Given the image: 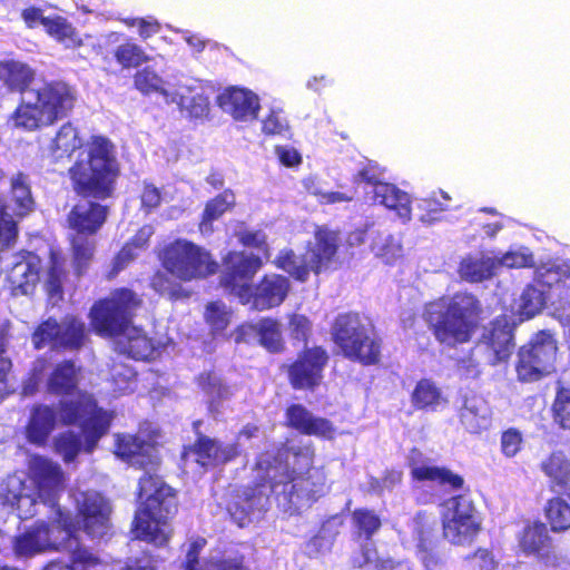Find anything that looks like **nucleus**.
<instances>
[{
  "mask_svg": "<svg viewBox=\"0 0 570 570\" xmlns=\"http://www.w3.org/2000/svg\"><path fill=\"white\" fill-rule=\"evenodd\" d=\"M352 518L360 534H363L366 540H370L382 525L380 517L366 508L355 509Z\"/></svg>",
  "mask_w": 570,
  "mask_h": 570,
  "instance_id": "nucleus-55",
  "label": "nucleus"
},
{
  "mask_svg": "<svg viewBox=\"0 0 570 570\" xmlns=\"http://www.w3.org/2000/svg\"><path fill=\"white\" fill-rule=\"evenodd\" d=\"M28 471L38 495L57 505V495L65 481L60 465L46 456L35 454L29 460Z\"/></svg>",
  "mask_w": 570,
  "mask_h": 570,
  "instance_id": "nucleus-22",
  "label": "nucleus"
},
{
  "mask_svg": "<svg viewBox=\"0 0 570 570\" xmlns=\"http://www.w3.org/2000/svg\"><path fill=\"white\" fill-rule=\"evenodd\" d=\"M59 417L65 426L78 425L85 439V451L91 453L101 438L108 434L115 413L98 405L96 397L79 391L76 396L58 403Z\"/></svg>",
  "mask_w": 570,
  "mask_h": 570,
  "instance_id": "nucleus-8",
  "label": "nucleus"
},
{
  "mask_svg": "<svg viewBox=\"0 0 570 570\" xmlns=\"http://www.w3.org/2000/svg\"><path fill=\"white\" fill-rule=\"evenodd\" d=\"M212 570H252L243 553L220 556L212 562Z\"/></svg>",
  "mask_w": 570,
  "mask_h": 570,
  "instance_id": "nucleus-64",
  "label": "nucleus"
},
{
  "mask_svg": "<svg viewBox=\"0 0 570 570\" xmlns=\"http://www.w3.org/2000/svg\"><path fill=\"white\" fill-rule=\"evenodd\" d=\"M372 250L387 265L403 256L402 245L393 235H379L372 243Z\"/></svg>",
  "mask_w": 570,
  "mask_h": 570,
  "instance_id": "nucleus-53",
  "label": "nucleus"
},
{
  "mask_svg": "<svg viewBox=\"0 0 570 570\" xmlns=\"http://www.w3.org/2000/svg\"><path fill=\"white\" fill-rule=\"evenodd\" d=\"M33 101L20 102L9 117L14 128L35 131L50 127L71 115L77 102V90L63 80L45 81L31 90Z\"/></svg>",
  "mask_w": 570,
  "mask_h": 570,
  "instance_id": "nucleus-6",
  "label": "nucleus"
},
{
  "mask_svg": "<svg viewBox=\"0 0 570 570\" xmlns=\"http://www.w3.org/2000/svg\"><path fill=\"white\" fill-rule=\"evenodd\" d=\"M161 200L160 189L153 183L144 181L140 194V209L148 215L160 206Z\"/></svg>",
  "mask_w": 570,
  "mask_h": 570,
  "instance_id": "nucleus-61",
  "label": "nucleus"
},
{
  "mask_svg": "<svg viewBox=\"0 0 570 570\" xmlns=\"http://www.w3.org/2000/svg\"><path fill=\"white\" fill-rule=\"evenodd\" d=\"M157 257L165 272H156L150 285L158 294L167 295L171 301L188 298L190 292L171 281L168 274L181 282H190L213 276L219 269V264L209 250L186 238H176L165 244Z\"/></svg>",
  "mask_w": 570,
  "mask_h": 570,
  "instance_id": "nucleus-3",
  "label": "nucleus"
},
{
  "mask_svg": "<svg viewBox=\"0 0 570 570\" xmlns=\"http://www.w3.org/2000/svg\"><path fill=\"white\" fill-rule=\"evenodd\" d=\"M11 193L16 205V214L18 216H24L32 210L35 203L26 174L19 171L12 178Z\"/></svg>",
  "mask_w": 570,
  "mask_h": 570,
  "instance_id": "nucleus-51",
  "label": "nucleus"
},
{
  "mask_svg": "<svg viewBox=\"0 0 570 570\" xmlns=\"http://www.w3.org/2000/svg\"><path fill=\"white\" fill-rule=\"evenodd\" d=\"M552 493H568L570 489V459L561 450L552 451L540 463Z\"/></svg>",
  "mask_w": 570,
  "mask_h": 570,
  "instance_id": "nucleus-30",
  "label": "nucleus"
},
{
  "mask_svg": "<svg viewBox=\"0 0 570 570\" xmlns=\"http://www.w3.org/2000/svg\"><path fill=\"white\" fill-rule=\"evenodd\" d=\"M53 531L55 529L47 525L46 521H37L30 530L14 538L13 549L16 554L30 557L49 550L48 547L55 542Z\"/></svg>",
  "mask_w": 570,
  "mask_h": 570,
  "instance_id": "nucleus-31",
  "label": "nucleus"
},
{
  "mask_svg": "<svg viewBox=\"0 0 570 570\" xmlns=\"http://www.w3.org/2000/svg\"><path fill=\"white\" fill-rule=\"evenodd\" d=\"M358 313L347 312L338 314L331 326V338L337 346L340 353L344 355L356 344L364 334L370 331Z\"/></svg>",
  "mask_w": 570,
  "mask_h": 570,
  "instance_id": "nucleus-28",
  "label": "nucleus"
},
{
  "mask_svg": "<svg viewBox=\"0 0 570 570\" xmlns=\"http://www.w3.org/2000/svg\"><path fill=\"white\" fill-rule=\"evenodd\" d=\"M550 532L540 520L528 522L517 533V546L522 556L535 559L544 568L558 569L562 566L563 558L557 551Z\"/></svg>",
  "mask_w": 570,
  "mask_h": 570,
  "instance_id": "nucleus-13",
  "label": "nucleus"
},
{
  "mask_svg": "<svg viewBox=\"0 0 570 570\" xmlns=\"http://www.w3.org/2000/svg\"><path fill=\"white\" fill-rule=\"evenodd\" d=\"M554 421L564 430H570V387L560 386L552 403Z\"/></svg>",
  "mask_w": 570,
  "mask_h": 570,
  "instance_id": "nucleus-56",
  "label": "nucleus"
},
{
  "mask_svg": "<svg viewBox=\"0 0 570 570\" xmlns=\"http://www.w3.org/2000/svg\"><path fill=\"white\" fill-rule=\"evenodd\" d=\"M203 317L213 336L224 334L233 318V311L220 299L206 304Z\"/></svg>",
  "mask_w": 570,
  "mask_h": 570,
  "instance_id": "nucleus-46",
  "label": "nucleus"
},
{
  "mask_svg": "<svg viewBox=\"0 0 570 570\" xmlns=\"http://www.w3.org/2000/svg\"><path fill=\"white\" fill-rule=\"evenodd\" d=\"M414 411L436 412L448 404V397L442 389L432 379H420L410 395Z\"/></svg>",
  "mask_w": 570,
  "mask_h": 570,
  "instance_id": "nucleus-34",
  "label": "nucleus"
},
{
  "mask_svg": "<svg viewBox=\"0 0 570 570\" xmlns=\"http://www.w3.org/2000/svg\"><path fill=\"white\" fill-rule=\"evenodd\" d=\"M328 362L330 353L324 346H304L282 370L293 390L314 392L323 383Z\"/></svg>",
  "mask_w": 570,
  "mask_h": 570,
  "instance_id": "nucleus-10",
  "label": "nucleus"
},
{
  "mask_svg": "<svg viewBox=\"0 0 570 570\" xmlns=\"http://www.w3.org/2000/svg\"><path fill=\"white\" fill-rule=\"evenodd\" d=\"M281 484L276 471L262 472V475L253 483L235 492L233 501L227 507L229 514L240 527L244 525L249 521L250 514L261 510L264 502L267 501L268 495L264 491L265 488L268 487L276 497H282Z\"/></svg>",
  "mask_w": 570,
  "mask_h": 570,
  "instance_id": "nucleus-14",
  "label": "nucleus"
},
{
  "mask_svg": "<svg viewBox=\"0 0 570 570\" xmlns=\"http://www.w3.org/2000/svg\"><path fill=\"white\" fill-rule=\"evenodd\" d=\"M558 353V341L549 330L534 333L517 351L514 370L521 383L538 382L552 372Z\"/></svg>",
  "mask_w": 570,
  "mask_h": 570,
  "instance_id": "nucleus-9",
  "label": "nucleus"
},
{
  "mask_svg": "<svg viewBox=\"0 0 570 570\" xmlns=\"http://www.w3.org/2000/svg\"><path fill=\"white\" fill-rule=\"evenodd\" d=\"M497 262L491 257L468 256L461 259L458 274L468 283H481L495 275Z\"/></svg>",
  "mask_w": 570,
  "mask_h": 570,
  "instance_id": "nucleus-43",
  "label": "nucleus"
},
{
  "mask_svg": "<svg viewBox=\"0 0 570 570\" xmlns=\"http://www.w3.org/2000/svg\"><path fill=\"white\" fill-rule=\"evenodd\" d=\"M124 353L137 361L148 360L154 355L155 346L153 341L144 333L136 331L128 336L122 346Z\"/></svg>",
  "mask_w": 570,
  "mask_h": 570,
  "instance_id": "nucleus-54",
  "label": "nucleus"
},
{
  "mask_svg": "<svg viewBox=\"0 0 570 570\" xmlns=\"http://www.w3.org/2000/svg\"><path fill=\"white\" fill-rule=\"evenodd\" d=\"M543 292L533 285H528L521 294L520 312L527 318H531L544 307Z\"/></svg>",
  "mask_w": 570,
  "mask_h": 570,
  "instance_id": "nucleus-57",
  "label": "nucleus"
},
{
  "mask_svg": "<svg viewBox=\"0 0 570 570\" xmlns=\"http://www.w3.org/2000/svg\"><path fill=\"white\" fill-rule=\"evenodd\" d=\"M114 453L127 463L149 472L160 464L155 442L130 433H118L115 438Z\"/></svg>",
  "mask_w": 570,
  "mask_h": 570,
  "instance_id": "nucleus-19",
  "label": "nucleus"
},
{
  "mask_svg": "<svg viewBox=\"0 0 570 570\" xmlns=\"http://www.w3.org/2000/svg\"><path fill=\"white\" fill-rule=\"evenodd\" d=\"M137 507L130 531L134 539L155 547H166L173 535L170 521L178 512L177 491L155 473L145 472L138 480Z\"/></svg>",
  "mask_w": 570,
  "mask_h": 570,
  "instance_id": "nucleus-2",
  "label": "nucleus"
},
{
  "mask_svg": "<svg viewBox=\"0 0 570 570\" xmlns=\"http://www.w3.org/2000/svg\"><path fill=\"white\" fill-rule=\"evenodd\" d=\"M273 264L278 269L286 272L292 278L298 282H306L309 276L306 259L303 256L302 262L297 261V255L292 248L279 250Z\"/></svg>",
  "mask_w": 570,
  "mask_h": 570,
  "instance_id": "nucleus-47",
  "label": "nucleus"
},
{
  "mask_svg": "<svg viewBox=\"0 0 570 570\" xmlns=\"http://www.w3.org/2000/svg\"><path fill=\"white\" fill-rule=\"evenodd\" d=\"M341 247L340 232L327 226H316L314 242L305 247L304 257L309 273L320 275L336 269Z\"/></svg>",
  "mask_w": 570,
  "mask_h": 570,
  "instance_id": "nucleus-17",
  "label": "nucleus"
},
{
  "mask_svg": "<svg viewBox=\"0 0 570 570\" xmlns=\"http://www.w3.org/2000/svg\"><path fill=\"white\" fill-rule=\"evenodd\" d=\"M45 31L67 49H78L83 46V40L77 28L60 14L47 17Z\"/></svg>",
  "mask_w": 570,
  "mask_h": 570,
  "instance_id": "nucleus-41",
  "label": "nucleus"
},
{
  "mask_svg": "<svg viewBox=\"0 0 570 570\" xmlns=\"http://www.w3.org/2000/svg\"><path fill=\"white\" fill-rule=\"evenodd\" d=\"M288 335L292 340L307 344L313 331L312 321L304 314L292 313L288 315Z\"/></svg>",
  "mask_w": 570,
  "mask_h": 570,
  "instance_id": "nucleus-58",
  "label": "nucleus"
},
{
  "mask_svg": "<svg viewBox=\"0 0 570 570\" xmlns=\"http://www.w3.org/2000/svg\"><path fill=\"white\" fill-rule=\"evenodd\" d=\"M240 455V446L237 442L223 444L218 440L196 431L195 441L184 445L180 458L187 461L190 456L202 469L208 470L226 465Z\"/></svg>",
  "mask_w": 570,
  "mask_h": 570,
  "instance_id": "nucleus-16",
  "label": "nucleus"
},
{
  "mask_svg": "<svg viewBox=\"0 0 570 570\" xmlns=\"http://www.w3.org/2000/svg\"><path fill=\"white\" fill-rule=\"evenodd\" d=\"M446 504L448 511L442 515L444 537L453 544L470 543L481 531L473 503L459 494L450 498Z\"/></svg>",
  "mask_w": 570,
  "mask_h": 570,
  "instance_id": "nucleus-15",
  "label": "nucleus"
},
{
  "mask_svg": "<svg viewBox=\"0 0 570 570\" xmlns=\"http://www.w3.org/2000/svg\"><path fill=\"white\" fill-rule=\"evenodd\" d=\"M315 455L312 443L294 444L286 439L259 453L254 469L258 472L276 471L282 482L281 494L289 509L309 508L331 488L325 468L313 465Z\"/></svg>",
  "mask_w": 570,
  "mask_h": 570,
  "instance_id": "nucleus-1",
  "label": "nucleus"
},
{
  "mask_svg": "<svg viewBox=\"0 0 570 570\" xmlns=\"http://www.w3.org/2000/svg\"><path fill=\"white\" fill-rule=\"evenodd\" d=\"M482 312V304L474 294L456 292L446 304H429L423 317L438 343L456 347L472 340Z\"/></svg>",
  "mask_w": 570,
  "mask_h": 570,
  "instance_id": "nucleus-5",
  "label": "nucleus"
},
{
  "mask_svg": "<svg viewBox=\"0 0 570 570\" xmlns=\"http://www.w3.org/2000/svg\"><path fill=\"white\" fill-rule=\"evenodd\" d=\"M439 538L436 531L430 527L420 525L417 529V552L425 567L438 563Z\"/></svg>",
  "mask_w": 570,
  "mask_h": 570,
  "instance_id": "nucleus-49",
  "label": "nucleus"
},
{
  "mask_svg": "<svg viewBox=\"0 0 570 570\" xmlns=\"http://www.w3.org/2000/svg\"><path fill=\"white\" fill-rule=\"evenodd\" d=\"M198 386L208 394H216L217 396H226L228 387L222 380L212 371L203 372L197 377Z\"/></svg>",
  "mask_w": 570,
  "mask_h": 570,
  "instance_id": "nucleus-63",
  "label": "nucleus"
},
{
  "mask_svg": "<svg viewBox=\"0 0 570 570\" xmlns=\"http://www.w3.org/2000/svg\"><path fill=\"white\" fill-rule=\"evenodd\" d=\"M108 214L109 207L95 200L76 204L67 215L68 227L75 232L73 235L91 238L101 229Z\"/></svg>",
  "mask_w": 570,
  "mask_h": 570,
  "instance_id": "nucleus-25",
  "label": "nucleus"
},
{
  "mask_svg": "<svg viewBox=\"0 0 570 570\" xmlns=\"http://www.w3.org/2000/svg\"><path fill=\"white\" fill-rule=\"evenodd\" d=\"M85 160L78 159L68 169L73 191L82 198L105 200L114 196L120 176L116 146L106 136H90Z\"/></svg>",
  "mask_w": 570,
  "mask_h": 570,
  "instance_id": "nucleus-4",
  "label": "nucleus"
},
{
  "mask_svg": "<svg viewBox=\"0 0 570 570\" xmlns=\"http://www.w3.org/2000/svg\"><path fill=\"white\" fill-rule=\"evenodd\" d=\"M479 344L484 346L488 353V363L492 366L507 362L514 348L513 326L507 316L500 315L493 318L484 328Z\"/></svg>",
  "mask_w": 570,
  "mask_h": 570,
  "instance_id": "nucleus-21",
  "label": "nucleus"
},
{
  "mask_svg": "<svg viewBox=\"0 0 570 570\" xmlns=\"http://www.w3.org/2000/svg\"><path fill=\"white\" fill-rule=\"evenodd\" d=\"M217 105L237 121L256 119L261 109L257 95L239 87L226 88L217 97Z\"/></svg>",
  "mask_w": 570,
  "mask_h": 570,
  "instance_id": "nucleus-26",
  "label": "nucleus"
},
{
  "mask_svg": "<svg viewBox=\"0 0 570 570\" xmlns=\"http://www.w3.org/2000/svg\"><path fill=\"white\" fill-rule=\"evenodd\" d=\"M134 87L142 95L160 94L165 101L171 92L163 88L161 77L150 67H145L135 72Z\"/></svg>",
  "mask_w": 570,
  "mask_h": 570,
  "instance_id": "nucleus-50",
  "label": "nucleus"
},
{
  "mask_svg": "<svg viewBox=\"0 0 570 570\" xmlns=\"http://www.w3.org/2000/svg\"><path fill=\"white\" fill-rule=\"evenodd\" d=\"M18 234L17 223L7 210V205L0 199V243L9 245Z\"/></svg>",
  "mask_w": 570,
  "mask_h": 570,
  "instance_id": "nucleus-62",
  "label": "nucleus"
},
{
  "mask_svg": "<svg viewBox=\"0 0 570 570\" xmlns=\"http://www.w3.org/2000/svg\"><path fill=\"white\" fill-rule=\"evenodd\" d=\"M284 425L301 435L315 436L332 441L337 435L334 423L323 416L314 415L305 405L292 403L285 409Z\"/></svg>",
  "mask_w": 570,
  "mask_h": 570,
  "instance_id": "nucleus-20",
  "label": "nucleus"
},
{
  "mask_svg": "<svg viewBox=\"0 0 570 570\" xmlns=\"http://www.w3.org/2000/svg\"><path fill=\"white\" fill-rule=\"evenodd\" d=\"M222 265L223 269L218 278L219 286L240 302L264 264L262 257L253 253L229 250L222 258Z\"/></svg>",
  "mask_w": 570,
  "mask_h": 570,
  "instance_id": "nucleus-12",
  "label": "nucleus"
},
{
  "mask_svg": "<svg viewBox=\"0 0 570 570\" xmlns=\"http://www.w3.org/2000/svg\"><path fill=\"white\" fill-rule=\"evenodd\" d=\"M82 147L77 128L67 121L56 132L49 144V153L51 157L58 161L61 159H70L72 154Z\"/></svg>",
  "mask_w": 570,
  "mask_h": 570,
  "instance_id": "nucleus-42",
  "label": "nucleus"
},
{
  "mask_svg": "<svg viewBox=\"0 0 570 570\" xmlns=\"http://www.w3.org/2000/svg\"><path fill=\"white\" fill-rule=\"evenodd\" d=\"M167 104H176L190 119L207 118L210 111L208 97L194 87L179 85L167 98Z\"/></svg>",
  "mask_w": 570,
  "mask_h": 570,
  "instance_id": "nucleus-32",
  "label": "nucleus"
},
{
  "mask_svg": "<svg viewBox=\"0 0 570 570\" xmlns=\"http://www.w3.org/2000/svg\"><path fill=\"white\" fill-rule=\"evenodd\" d=\"M141 297L128 287L112 289L107 296L96 299L88 313L91 330L105 338L126 335L134 325Z\"/></svg>",
  "mask_w": 570,
  "mask_h": 570,
  "instance_id": "nucleus-7",
  "label": "nucleus"
},
{
  "mask_svg": "<svg viewBox=\"0 0 570 570\" xmlns=\"http://www.w3.org/2000/svg\"><path fill=\"white\" fill-rule=\"evenodd\" d=\"M40 259L28 253L13 263L7 272L6 279L12 295L31 294L39 281Z\"/></svg>",
  "mask_w": 570,
  "mask_h": 570,
  "instance_id": "nucleus-27",
  "label": "nucleus"
},
{
  "mask_svg": "<svg viewBox=\"0 0 570 570\" xmlns=\"http://www.w3.org/2000/svg\"><path fill=\"white\" fill-rule=\"evenodd\" d=\"M67 277L65 261L61 256L51 252L47 277L43 284L45 292L50 301L63 299V282Z\"/></svg>",
  "mask_w": 570,
  "mask_h": 570,
  "instance_id": "nucleus-45",
  "label": "nucleus"
},
{
  "mask_svg": "<svg viewBox=\"0 0 570 570\" xmlns=\"http://www.w3.org/2000/svg\"><path fill=\"white\" fill-rule=\"evenodd\" d=\"M382 338L371 327L343 356L363 366L377 365L382 360Z\"/></svg>",
  "mask_w": 570,
  "mask_h": 570,
  "instance_id": "nucleus-38",
  "label": "nucleus"
},
{
  "mask_svg": "<svg viewBox=\"0 0 570 570\" xmlns=\"http://www.w3.org/2000/svg\"><path fill=\"white\" fill-rule=\"evenodd\" d=\"M460 421L471 434L481 433L488 424V416L479 413L473 406L464 404L460 412Z\"/></svg>",
  "mask_w": 570,
  "mask_h": 570,
  "instance_id": "nucleus-60",
  "label": "nucleus"
},
{
  "mask_svg": "<svg viewBox=\"0 0 570 570\" xmlns=\"http://www.w3.org/2000/svg\"><path fill=\"white\" fill-rule=\"evenodd\" d=\"M57 411L47 404L35 405L26 426L27 440L37 446H45L57 426Z\"/></svg>",
  "mask_w": 570,
  "mask_h": 570,
  "instance_id": "nucleus-29",
  "label": "nucleus"
},
{
  "mask_svg": "<svg viewBox=\"0 0 570 570\" xmlns=\"http://www.w3.org/2000/svg\"><path fill=\"white\" fill-rule=\"evenodd\" d=\"M235 205V194L230 189H225L207 200L198 224L200 233H213V223L223 217L227 212L232 210Z\"/></svg>",
  "mask_w": 570,
  "mask_h": 570,
  "instance_id": "nucleus-40",
  "label": "nucleus"
},
{
  "mask_svg": "<svg viewBox=\"0 0 570 570\" xmlns=\"http://www.w3.org/2000/svg\"><path fill=\"white\" fill-rule=\"evenodd\" d=\"M425 456L417 448H412L409 452L407 465L410 475L416 482H432L450 490H460L464 485V479L448 469L446 466L424 464Z\"/></svg>",
  "mask_w": 570,
  "mask_h": 570,
  "instance_id": "nucleus-24",
  "label": "nucleus"
},
{
  "mask_svg": "<svg viewBox=\"0 0 570 570\" xmlns=\"http://www.w3.org/2000/svg\"><path fill=\"white\" fill-rule=\"evenodd\" d=\"M249 328L257 335L259 344L269 353H281L284 350L281 323L273 317H262L257 323L250 324Z\"/></svg>",
  "mask_w": 570,
  "mask_h": 570,
  "instance_id": "nucleus-44",
  "label": "nucleus"
},
{
  "mask_svg": "<svg viewBox=\"0 0 570 570\" xmlns=\"http://www.w3.org/2000/svg\"><path fill=\"white\" fill-rule=\"evenodd\" d=\"M70 265L76 278L88 274L96 253V240L82 235L69 236Z\"/></svg>",
  "mask_w": 570,
  "mask_h": 570,
  "instance_id": "nucleus-39",
  "label": "nucleus"
},
{
  "mask_svg": "<svg viewBox=\"0 0 570 570\" xmlns=\"http://www.w3.org/2000/svg\"><path fill=\"white\" fill-rule=\"evenodd\" d=\"M288 276L277 273L264 274L242 297L240 304L250 305L253 309L263 312L281 306L291 292Z\"/></svg>",
  "mask_w": 570,
  "mask_h": 570,
  "instance_id": "nucleus-18",
  "label": "nucleus"
},
{
  "mask_svg": "<svg viewBox=\"0 0 570 570\" xmlns=\"http://www.w3.org/2000/svg\"><path fill=\"white\" fill-rule=\"evenodd\" d=\"M80 368L72 360L57 363L47 380V390L55 395H72L78 387Z\"/></svg>",
  "mask_w": 570,
  "mask_h": 570,
  "instance_id": "nucleus-36",
  "label": "nucleus"
},
{
  "mask_svg": "<svg viewBox=\"0 0 570 570\" xmlns=\"http://www.w3.org/2000/svg\"><path fill=\"white\" fill-rule=\"evenodd\" d=\"M47 525H50L52 529H55L52 532L55 542L48 547L49 550H58L61 546H65L75 537L76 525L71 515L67 512H63L59 507L56 509L53 520L51 522H47Z\"/></svg>",
  "mask_w": 570,
  "mask_h": 570,
  "instance_id": "nucleus-48",
  "label": "nucleus"
},
{
  "mask_svg": "<svg viewBox=\"0 0 570 570\" xmlns=\"http://www.w3.org/2000/svg\"><path fill=\"white\" fill-rule=\"evenodd\" d=\"M454 206L449 203H443L433 193L421 200L420 209L422 210L421 220L424 223H434L440 220L441 214L453 209Z\"/></svg>",
  "mask_w": 570,
  "mask_h": 570,
  "instance_id": "nucleus-59",
  "label": "nucleus"
},
{
  "mask_svg": "<svg viewBox=\"0 0 570 570\" xmlns=\"http://www.w3.org/2000/svg\"><path fill=\"white\" fill-rule=\"evenodd\" d=\"M82 448L81 436L72 431H65L59 433L53 439V449L59 454L65 463L73 462L80 454Z\"/></svg>",
  "mask_w": 570,
  "mask_h": 570,
  "instance_id": "nucleus-52",
  "label": "nucleus"
},
{
  "mask_svg": "<svg viewBox=\"0 0 570 570\" xmlns=\"http://www.w3.org/2000/svg\"><path fill=\"white\" fill-rule=\"evenodd\" d=\"M543 515L552 533L570 531V489L568 493H553L543 505Z\"/></svg>",
  "mask_w": 570,
  "mask_h": 570,
  "instance_id": "nucleus-35",
  "label": "nucleus"
},
{
  "mask_svg": "<svg viewBox=\"0 0 570 570\" xmlns=\"http://www.w3.org/2000/svg\"><path fill=\"white\" fill-rule=\"evenodd\" d=\"M108 39L117 43L111 55L121 69H136L150 61L149 55L132 38L111 32Z\"/></svg>",
  "mask_w": 570,
  "mask_h": 570,
  "instance_id": "nucleus-33",
  "label": "nucleus"
},
{
  "mask_svg": "<svg viewBox=\"0 0 570 570\" xmlns=\"http://www.w3.org/2000/svg\"><path fill=\"white\" fill-rule=\"evenodd\" d=\"M110 514V504L97 493L83 494L77 511L81 529L92 539H100L109 533Z\"/></svg>",
  "mask_w": 570,
  "mask_h": 570,
  "instance_id": "nucleus-23",
  "label": "nucleus"
},
{
  "mask_svg": "<svg viewBox=\"0 0 570 570\" xmlns=\"http://www.w3.org/2000/svg\"><path fill=\"white\" fill-rule=\"evenodd\" d=\"M32 343L36 350L47 345L62 350H79L87 337L86 324L75 315H66L61 323L49 317L33 331Z\"/></svg>",
  "mask_w": 570,
  "mask_h": 570,
  "instance_id": "nucleus-11",
  "label": "nucleus"
},
{
  "mask_svg": "<svg viewBox=\"0 0 570 570\" xmlns=\"http://www.w3.org/2000/svg\"><path fill=\"white\" fill-rule=\"evenodd\" d=\"M373 198L379 204L394 210L403 222L411 219L412 209L410 196L395 185L384 181L379 184L376 189H373Z\"/></svg>",
  "mask_w": 570,
  "mask_h": 570,
  "instance_id": "nucleus-37",
  "label": "nucleus"
}]
</instances>
